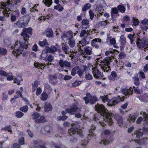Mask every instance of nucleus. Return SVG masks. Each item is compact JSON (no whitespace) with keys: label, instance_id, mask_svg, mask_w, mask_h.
<instances>
[{"label":"nucleus","instance_id":"f257e3e1","mask_svg":"<svg viewBox=\"0 0 148 148\" xmlns=\"http://www.w3.org/2000/svg\"><path fill=\"white\" fill-rule=\"evenodd\" d=\"M17 5L14 4L12 1L8 0L7 3H3L1 7L3 10V15L6 16H8L10 13V11H13L12 14L18 17L20 14V12L16 7Z\"/></svg>","mask_w":148,"mask_h":148},{"label":"nucleus","instance_id":"f03ea898","mask_svg":"<svg viewBox=\"0 0 148 148\" xmlns=\"http://www.w3.org/2000/svg\"><path fill=\"white\" fill-rule=\"evenodd\" d=\"M98 112V115L95 114L93 116V120L96 121L97 120H99L101 116L103 117V120L105 122L108 123L110 126L113 123L112 121V118L111 117V115L109 112Z\"/></svg>","mask_w":148,"mask_h":148},{"label":"nucleus","instance_id":"7ed1b4c3","mask_svg":"<svg viewBox=\"0 0 148 148\" xmlns=\"http://www.w3.org/2000/svg\"><path fill=\"white\" fill-rule=\"evenodd\" d=\"M124 98V97L121 98L119 96H118L117 97H114L110 100L107 96H101L100 97V99L102 100L103 102H108V105L110 106H114L120 101H123Z\"/></svg>","mask_w":148,"mask_h":148},{"label":"nucleus","instance_id":"20e7f679","mask_svg":"<svg viewBox=\"0 0 148 148\" xmlns=\"http://www.w3.org/2000/svg\"><path fill=\"white\" fill-rule=\"evenodd\" d=\"M28 43V42H25L23 44L21 42H16L15 43L12 53L16 56H17L21 54L24 48L26 49H27Z\"/></svg>","mask_w":148,"mask_h":148},{"label":"nucleus","instance_id":"39448f33","mask_svg":"<svg viewBox=\"0 0 148 148\" xmlns=\"http://www.w3.org/2000/svg\"><path fill=\"white\" fill-rule=\"evenodd\" d=\"M112 61V57H106L101 61L99 66L104 72H108L109 71H110L109 65Z\"/></svg>","mask_w":148,"mask_h":148},{"label":"nucleus","instance_id":"423d86ee","mask_svg":"<svg viewBox=\"0 0 148 148\" xmlns=\"http://www.w3.org/2000/svg\"><path fill=\"white\" fill-rule=\"evenodd\" d=\"M97 6L96 10L98 12L97 14V16L102 15L103 12V8L107 7V5L105 2L103 0H99L97 2Z\"/></svg>","mask_w":148,"mask_h":148},{"label":"nucleus","instance_id":"0eeeda50","mask_svg":"<svg viewBox=\"0 0 148 148\" xmlns=\"http://www.w3.org/2000/svg\"><path fill=\"white\" fill-rule=\"evenodd\" d=\"M134 89V92L137 94H140V91L137 88H135L133 86L132 88L130 87L129 88H123L121 89V92L125 96L131 95L133 92V89Z\"/></svg>","mask_w":148,"mask_h":148},{"label":"nucleus","instance_id":"6e6552de","mask_svg":"<svg viewBox=\"0 0 148 148\" xmlns=\"http://www.w3.org/2000/svg\"><path fill=\"white\" fill-rule=\"evenodd\" d=\"M136 45L139 48H142L148 46V39L144 37L140 39L138 38L136 40Z\"/></svg>","mask_w":148,"mask_h":148},{"label":"nucleus","instance_id":"1a4fd4ad","mask_svg":"<svg viewBox=\"0 0 148 148\" xmlns=\"http://www.w3.org/2000/svg\"><path fill=\"white\" fill-rule=\"evenodd\" d=\"M28 22L27 17L25 16H23L19 18L17 22L14 23L19 27H24L27 24Z\"/></svg>","mask_w":148,"mask_h":148},{"label":"nucleus","instance_id":"9d476101","mask_svg":"<svg viewBox=\"0 0 148 148\" xmlns=\"http://www.w3.org/2000/svg\"><path fill=\"white\" fill-rule=\"evenodd\" d=\"M84 99L86 104L90 102L91 104H93L97 100V98L95 96H91L89 93L86 94V96L84 97Z\"/></svg>","mask_w":148,"mask_h":148},{"label":"nucleus","instance_id":"9b49d317","mask_svg":"<svg viewBox=\"0 0 148 148\" xmlns=\"http://www.w3.org/2000/svg\"><path fill=\"white\" fill-rule=\"evenodd\" d=\"M32 30V29L31 27L23 29V31L21 33V35L24 38V40L25 41H26L29 40L30 36L27 34V33L31 34Z\"/></svg>","mask_w":148,"mask_h":148},{"label":"nucleus","instance_id":"f8f14e48","mask_svg":"<svg viewBox=\"0 0 148 148\" xmlns=\"http://www.w3.org/2000/svg\"><path fill=\"white\" fill-rule=\"evenodd\" d=\"M92 38L89 34V32H88L87 34V35L84 36V39L79 42V46L81 47V45H82V46H83L87 45L89 43L91 39Z\"/></svg>","mask_w":148,"mask_h":148},{"label":"nucleus","instance_id":"ddd939ff","mask_svg":"<svg viewBox=\"0 0 148 148\" xmlns=\"http://www.w3.org/2000/svg\"><path fill=\"white\" fill-rule=\"evenodd\" d=\"M72 127L68 130V133L69 135H71V134H74L75 133H78L79 130V125H75V124H71Z\"/></svg>","mask_w":148,"mask_h":148},{"label":"nucleus","instance_id":"4468645a","mask_svg":"<svg viewBox=\"0 0 148 148\" xmlns=\"http://www.w3.org/2000/svg\"><path fill=\"white\" fill-rule=\"evenodd\" d=\"M92 72L93 76L96 78H99L103 77V75L99 71L97 67L92 68Z\"/></svg>","mask_w":148,"mask_h":148},{"label":"nucleus","instance_id":"2eb2a0df","mask_svg":"<svg viewBox=\"0 0 148 148\" xmlns=\"http://www.w3.org/2000/svg\"><path fill=\"white\" fill-rule=\"evenodd\" d=\"M75 112H62V114H63V116H58L57 117V119L59 121H65L68 118L67 116L65 115L66 113L67 112L72 115Z\"/></svg>","mask_w":148,"mask_h":148},{"label":"nucleus","instance_id":"dca6fc26","mask_svg":"<svg viewBox=\"0 0 148 148\" xmlns=\"http://www.w3.org/2000/svg\"><path fill=\"white\" fill-rule=\"evenodd\" d=\"M101 41V39L100 38H95L92 41L91 45L93 47L98 49L99 47V44Z\"/></svg>","mask_w":148,"mask_h":148},{"label":"nucleus","instance_id":"f3484780","mask_svg":"<svg viewBox=\"0 0 148 148\" xmlns=\"http://www.w3.org/2000/svg\"><path fill=\"white\" fill-rule=\"evenodd\" d=\"M45 49L47 52L52 53H54L57 51V48L54 45H52L50 47H46Z\"/></svg>","mask_w":148,"mask_h":148},{"label":"nucleus","instance_id":"a211bd4d","mask_svg":"<svg viewBox=\"0 0 148 148\" xmlns=\"http://www.w3.org/2000/svg\"><path fill=\"white\" fill-rule=\"evenodd\" d=\"M58 63L61 68L69 67L70 66L69 62L66 60L63 61L62 60H60L58 62Z\"/></svg>","mask_w":148,"mask_h":148},{"label":"nucleus","instance_id":"6ab92c4d","mask_svg":"<svg viewBox=\"0 0 148 148\" xmlns=\"http://www.w3.org/2000/svg\"><path fill=\"white\" fill-rule=\"evenodd\" d=\"M114 118L117 121L118 124L119 125V126L121 127L123 124V119L122 116H120L119 115L117 114H115L114 115Z\"/></svg>","mask_w":148,"mask_h":148},{"label":"nucleus","instance_id":"aec40b11","mask_svg":"<svg viewBox=\"0 0 148 148\" xmlns=\"http://www.w3.org/2000/svg\"><path fill=\"white\" fill-rule=\"evenodd\" d=\"M96 127L93 125H92L89 130V134H88V138H92L95 136L94 134V132L95 130Z\"/></svg>","mask_w":148,"mask_h":148},{"label":"nucleus","instance_id":"412c9836","mask_svg":"<svg viewBox=\"0 0 148 148\" xmlns=\"http://www.w3.org/2000/svg\"><path fill=\"white\" fill-rule=\"evenodd\" d=\"M120 48L123 49L126 43V38L123 35H122L120 37Z\"/></svg>","mask_w":148,"mask_h":148},{"label":"nucleus","instance_id":"4be33fe9","mask_svg":"<svg viewBox=\"0 0 148 148\" xmlns=\"http://www.w3.org/2000/svg\"><path fill=\"white\" fill-rule=\"evenodd\" d=\"M142 25H141V28L143 30L146 31L148 29V20L144 19L141 22Z\"/></svg>","mask_w":148,"mask_h":148},{"label":"nucleus","instance_id":"5701e85b","mask_svg":"<svg viewBox=\"0 0 148 148\" xmlns=\"http://www.w3.org/2000/svg\"><path fill=\"white\" fill-rule=\"evenodd\" d=\"M47 120L45 119V117L44 115H42L39 118L36 119L35 122L37 123H43L46 122Z\"/></svg>","mask_w":148,"mask_h":148},{"label":"nucleus","instance_id":"b1692460","mask_svg":"<svg viewBox=\"0 0 148 148\" xmlns=\"http://www.w3.org/2000/svg\"><path fill=\"white\" fill-rule=\"evenodd\" d=\"M34 66L38 68V69H43L45 66H46L47 65V66L49 65L52 64L48 63L47 64H43L40 63H34Z\"/></svg>","mask_w":148,"mask_h":148},{"label":"nucleus","instance_id":"393cba45","mask_svg":"<svg viewBox=\"0 0 148 148\" xmlns=\"http://www.w3.org/2000/svg\"><path fill=\"white\" fill-rule=\"evenodd\" d=\"M97 111H106V109L103 105L97 104L95 106Z\"/></svg>","mask_w":148,"mask_h":148},{"label":"nucleus","instance_id":"a878e982","mask_svg":"<svg viewBox=\"0 0 148 148\" xmlns=\"http://www.w3.org/2000/svg\"><path fill=\"white\" fill-rule=\"evenodd\" d=\"M82 23L83 26L82 27L85 29H87L89 27V21L87 19H84L82 21Z\"/></svg>","mask_w":148,"mask_h":148},{"label":"nucleus","instance_id":"bb28decb","mask_svg":"<svg viewBox=\"0 0 148 148\" xmlns=\"http://www.w3.org/2000/svg\"><path fill=\"white\" fill-rule=\"evenodd\" d=\"M138 98L141 101L144 102L148 101V95L145 94L139 97Z\"/></svg>","mask_w":148,"mask_h":148},{"label":"nucleus","instance_id":"cd10ccee","mask_svg":"<svg viewBox=\"0 0 148 148\" xmlns=\"http://www.w3.org/2000/svg\"><path fill=\"white\" fill-rule=\"evenodd\" d=\"M147 139V138H144L143 139H141L140 140L135 139L134 140L135 143H137L139 145H144L146 143L145 140Z\"/></svg>","mask_w":148,"mask_h":148},{"label":"nucleus","instance_id":"c85d7f7f","mask_svg":"<svg viewBox=\"0 0 148 148\" xmlns=\"http://www.w3.org/2000/svg\"><path fill=\"white\" fill-rule=\"evenodd\" d=\"M45 111H50L52 110V107L51 104L49 103L46 102L45 103Z\"/></svg>","mask_w":148,"mask_h":148},{"label":"nucleus","instance_id":"c756f323","mask_svg":"<svg viewBox=\"0 0 148 148\" xmlns=\"http://www.w3.org/2000/svg\"><path fill=\"white\" fill-rule=\"evenodd\" d=\"M144 132L141 131V129L135 131L134 132V135H136L137 138H139L143 135Z\"/></svg>","mask_w":148,"mask_h":148},{"label":"nucleus","instance_id":"7c9ffc66","mask_svg":"<svg viewBox=\"0 0 148 148\" xmlns=\"http://www.w3.org/2000/svg\"><path fill=\"white\" fill-rule=\"evenodd\" d=\"M68 43L69 45L71 47H73L75 45V40H73V38L70 37L68 39Z\"/></svg>","mask_w":148,"mask_h":148},{"label":"nucleus","instance_id":"2f4dec72","mask_svg":"<svg viewBox=\"0 0 148 148\" xmlns=\"http://www.w3.org/2000/svg\"><path fill=\"white\" fill-rule=\"evenodd\" d=\"M84 50L85 53L87 55H90L92 54V49L90 47H86L84 48Z\"/></svg>","mask_w":148,"mask_h":148},{"label":"nucleus","instance_id":"473e14b6","mask_svg":"<svg viewBox=\"0 0 148 148\" xmlns=\"http://www.w3.org/2000/svg\"><path fill=\"white\" fill-rule=\"evenodd\" d=\"M62 49L66 53H67V52L69 49V47L66 44L64 43H62Z\"/></svg>","mask_w":148,"mask_h":148},{"label":"nucleus","instance_id":"72a5a7b5","mask_svg":"<svg viewBox=\"0 0 148 148\" xmlns=\"http://www.w3.org/2000/svg\"><path fill=\"white\" fill-rule=\"evenodd\" d=\"M48 97V95L46 92H43L41 95L40 99L42 101H45L47 99Z\"/></svg>","mask_w":148,"mask_h":148},{"label":"nucleus","instance_id":"f704fd0d","mask_svg":"<svg viewBox=\"0 0 148 148\" xmlns=\"http://www.w3.org/2000/svg\"><path fill=\"white\" fill-rule=\"evenodd\" d=\"M47 52L46 50L42 51V54L41 55V59L42 60H45L46 57L47 56Z\"/></svg>","mask_w":148,"mask_h":148},{"label":"nucleus","instance_id":"c9c22d12","mask_svg":"<svg viewBox=\"0 0 148 148\" xmlns=\"http://www.w3.org/2000/svg\"><path fill=\"white\" fill-rule=\"evenodd\" d=\"M42 2L45 5L48 7H50L52 3V0H43Z\"/></svg>","mask_w":148,"mask_h":148},{"label":"nucleus","instance_id":"e433bc0d","mask_svg":"<svg viewBox=\"0 0 148 148\" xmlns=\"http://www.w3.org/2000/svg\"><path fill=\"white\" fill-rule=\"evenodd\" d=\"M143 114V115L145 116L144 117V123L148 124V114H146L145 112H141L140 114Z\"/></svg>","mask_w":148,"mask_h":148},{"label":"nucleus","instance_id":"4c0bfd02","mask_svg":"<svg viewBox=\"0 0 148 148\" xmlns=\"http://www.w3.org/2000/svg\"><path fill=\"white\" fill-rule=\"evenodd\" d=\"M23 80L21 77L19 76L15 78L14 83H16L18 84L19 85L20 84V82L22 81Z\"/></svg>","mask_w":148,"mask_h":148},{"label":"nucleus","instance_id":"58836bf2","mask_svg":"<svg viewBox=\"0 0 148 148\" xmlns=\"http://www.w3.org/2000/svg\"><path fill=\"white\" fill-rule=\"evenodd\" d=\"M54 8L55 9L58 10L59 12H61L64 9L63 7L60 4L54 6Z\"/></svg>","mask_w":148,"mask_h":148},{"label":"nucleus","instance_id":"ea45409f","mask_svg":"<svg viewBox=\"0 0 148 148\" xmlns=\"http://www.w3.org/2000/svg\"><path fill=\"white\" fill-rule=\"evenodd\" d=\"M118 9L119 11L122 13H124L125 11V7L122 5H120L118 6Z\"/></svg>","mask_w":148,"mask_h":148},{"label":"nucleus","instance_id":"a19ab883","mask_svg":"<svg viewBox=\"0 0 148 148\" xmlns=\"http://www.w3.org/2000/svg\"><path fill=\"white\" fill-rule=\"evenodd\" d=\"M46 34L48 37H52L53 35L52 30L50 29H47L46 31Z\"/></svg>","mask_w":148,"mask_h":148},{"label":"nucleus","instance_id":"79ce46f5","mask_svg":"<svg viewBox=\"0 0 148 148\" xmlns=\"http://www.w3.org/2000/svg\"><path fill=\"white\" fill-rule=\"evenodd\" d=\"M89 142V139H87V140H85L81 141V145L84 148H86V145H87Z\"/></svg>","mask_w":148,"mask_h":148},{"label":"nucleus","instance_id":"37998d69","mask_svg":"<svg viewBox=\"0 0 148 148\" xmlns=\"http://www.w3.org/2000/svg\"><path fill=\"white\" fill-rule=\"evenodd\" d=\"M1 130H6L8 131V132H10L11 133H12V130H11V126L10 125H7L6 127L2 128L1 129Z\"/></svg>","mask_w":148,"mask_h":148},{"label":"nucleus","instance_id":"c03bdc74","mask_svg":"<svg viewBox=\"0 0 148 148\" xmlns=\"http://www.w3.org/2000/svg\"><path fill=\"white\" fill-rule=\"evenodd\" d=\"M78 108L77 105H74L71 107L70 108H68L66 111H76L78 110Z\"/></svg>","mask_w":148,"mask_h":148},{"label":"nucleus","instance_id":"a18cd8bd","mask_svg":"<svg viewBox=\"0 0 148 148\" xmlns=\"http://www.w3.org/2000/svg\"><path fill=\"white\" fill-rule=\"evenodd\" d=\"M40 116L39 113L36 112L32 114V117L33 119L34 120L39 118Z\"/></svg>","mask_w":148,"mask_h":148},{"label":"nucleus","instance_id":"49530a36","mask_svg":"<svg viewBox=\"0 0 148 148\" xmlns=\"http://www.w3.org/2000/svg\"><path fill=\"white\" fill-rule=\"evenodd\" d=\"M16 95H15L14 97L15 98L17 99L19 97H21L22 95V92L18 90H17L15 92Z\"/></svg>","mask_w":148,"mask_h":148},{"label":"nucleus","instance_id":"de8ad7c7","mask_svg":"<svg viewBox=\"0 0 148 148\" xmlns=\"http://www.w3.org/2000/svg\"><path fill=\"white\" fill-rule=\"evenodd\" d=\"M109 143V140L106 138V137L101 140V141L99 142L100 144H102L104 145H108Z\"/></svg>","mask_w":148,"mask_h":148},{"label":"nucleus","instance_id":"09e8293b","mask_svg":"<svg viewBox=\"0 0 148 148\" xmlns=\"http://www.w3.org/2000/svg\"><path fill=\"white\" fill-rule=\"evenodd\" d=\"M91 7L90 4L88 3L86 4L82 8V10L83 11H85L89 9Z\"/></svg>","mask_w":148,"mask_h":148},{"label":"nucleus","instance_id":"8fccbe9b","mask_svg":"<svg viewBox=\"0 0 148 148\" xmlns=\"http://www.w3.org/2000/svg\"><path fill=\"white\" fill-rule=\"evenodd\" d=\"M54 58L53 56L51 55H49L47 58L45 59V61H48L49 62H51L54 60Z\"/></svg>","mask_w":148,"mask_h":148},{"label":"nucleus","instance_id":"3c124183","mask_svg":"<svg viewBox=\"0 0 148 148\" xmlns=\"http://www.w3.org/2000/svg\"><path fill=\"white\" fill-rule=\"evenodd\" d=\"M132 20L133 25L134 26L138 25L139 24V22L138 19L135 17L132 18Z\"/></svg>","mask_w":148,"mask_h":148},{"label":"nucleus","instance_id":"603ef678","mask_svg":"<svg viewBox=\"0 0 148 148\" xmlns=\"http://www.w3.org/2000/svg\"><path fill=\"white\" fill-rule=\"evenodd\" d=\"M39 44L40 46L43 47L47 45V40L46 39H44L42 41L39 42Z\"/></svg>","mask_w":148,"mask_h":148},{"label":"nucleus","instance_id":"864d4df0","mask_svg":"<svg viewBox=\"0 0 148 148\" xmlns=\"http://www.w3.org/2000/svg\"><path fill=\"white\" fill-rule=\"evenodd\" d=\"M7 50L4 48H0V55L2 56L5 55L6 54Z\"/></svg>","mask_w":148,"mask_h":148},{"label":"nucleus","instance_id":"5fc2aeb1","mask_svg":"<svg viewBox=\"0 0 148 148\" xmlns=\"http://www.w3.org/2000/svg\"><path fill=\"white\" fill-rule=\"evenodd\" d=\"M79 67L78 66H77L74 68H73L71 72V74L73 76L75 75L76 73V72L77 70L79 69Z\"/></svg>","mask_w":148,"mask_h":148},{"label":"nucleus","instance_id":"6e6d98bb","mask_svg":"<svg viewBox=\"0 0 148 148\" xmlns=\"http://www.w3.org/2000/svg\"><path fill=\"white\" fill-rule=\"evenodd\" d=\"M123 20L124 23H127L130 21V18L128 15H126L123 17Z\"/></svg>","mask_w":148,"mask_h":148},{"label":"nucleus","instance_id":"4d7b16f0","mask_svg":"<svg viewBox=\"0 0 148 148\" xmlns=\"http://www.w3.org/2000/svg\"><path fill=\"white\" fill-rule=\"evenodd\" d=\"M15 116L20 118H21L23 115V114L21 112H16Z\"/></svg>","mask_w":148,"mask_h":148},{"label":"nucleus","instance_id":"13d9d810","mask_svg":"<svg viewBox=\"0 0 148 148\" xmlns=\"http://www.w3.org/2000/svg\"><path fill=\"white\" fill-rule=\"evenodd\" d=\"M110 51H106L105 53V55L106 56H108L110 54L113 53H115V52L117 51L116 50H112L111 49H110Z\"/></svg>","mask_w":148,"mask_h":148},{"label":"nucleus","instance_id":"bf43d9fd","mask_svg":"<svg viewBox=\"0 0 148 148\" xmlns=\"http://www.w3.org/2000/svg\"><path fill=\"white\" fill-rule=\"evenodd\" d=\"M18 143L20 145H22L24 144L25 138L24 137H22L18 139Z\"/></svg>","mask_w":148,"mask_h":148},{"label":"nucleus","instance_id":"052dcab7","mask_svg":"<svg viewBox=\"0 0 148 148\" xmlns=\"http://www.w3.org/2000/svg\"><path fill=\"white\" fill-rule=\"evenodd\" d=\"M118 13V10L116 8H112L111 10V15L112 16L113 14H117Z\"/></svg>","mask_w":148,"mask_h":148},{"label":"nucleus","instance_id":"680f3d73","mask_svg":"<svg viewBox=\"0 0 148 148\" xmlns=\"http://www.w3.org/2000/svg\"><path fill=\"white\" fill-rule=\"evenodd\" d=\"M134 35L132 34H129L128 36V38L130 40L131 44H133L134 41Z\"/></svg>","mask_w":148,"mask_h":148},{"label":"nucleus","instance_id":"e2e57ef3","mask_svg":"<svg viewBox=\"0 0 148 148\" xmlns=\"http://www.w3.org/2000/svg\"><path fill=\"white\" fill-rule=\"evenodd\" d=\"M42 91V90L41 88L40 87L37 88L36 92V95L37 96L39 95L41 93Z\"/></svg>","mask_w":148,"mask_h":148},{"label":"nucleus","instance_id":"0e129e2a","mask_svg":"<svg viewBox=\"0 0 148 148\" xmlns=\"http://www.w3.org/2000/svg\"><path fill=\"white\" fill-rule=\"evenodd\" d=\"M0 75L6 77L8 75V74L4 71L1 70H0Z\"/></svg>","mask_w":148,"mask_h":148},{"label":"nucleus","instance_id":"69168bd1","mask_svg":"<svg viewBox=\"0 0 148 148\" xmlns=\"http://www.w3.org/2000/svg\"><path fill=\"white\" fill-rule=\"evenodd\" d=\"M126 56V55L124 52H121L119 55V57L121 59H123Z\"/></svg>","mask_w":148,"mask_h":148},{"label":"nucleus","instance_id":"338daca9","mask_svg":"<svg viewBox=\"0 0 148 148\" xmlns=\"http://www.w3.org/2000/svg\"><path fill=\"white\" fill-rule=\"evenodd\" d=\"M81 83L80 81H76L72 84V86L73 87H76L80 85Z\"/></svg>","mask_w":148,"mask_h":148},{"label":"nucleus","instance_id":"774afa93","mask_svg":"<svg viewBox=\"0 0 148 148\" xmlns=\"http://www.w3.org/2000/svg\"><path fill=\"white\" fill-rule=\"evenodd\" d=\"M20 144H19L17 143H15L12 145L13 148H21L20 147Z\"/></svg>","mask_w":148,"mask_h":148}]
</instances>
